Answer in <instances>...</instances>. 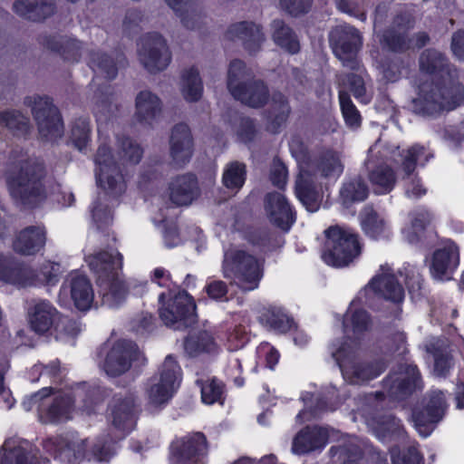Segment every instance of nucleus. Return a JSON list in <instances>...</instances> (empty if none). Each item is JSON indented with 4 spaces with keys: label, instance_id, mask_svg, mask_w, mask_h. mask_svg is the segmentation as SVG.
Segmentation results:
<instances>
[{
    "label": "nucleus",
    "instance_id": "f257e3e1",
    "mask_svg": "<svg viewBox=\"0 0 464 464\" xmlns=\"http://www.w3.org/2000/svg\"><path fill=\"white\" fill-rule=\"evenodd\" d=\"M419 66L433 79L420 85L418 96L411 101L414 113L434 116L452 111L463 102L464 85L459 82L456 67L443 53L434 48L425 49L419 57Z\"/></svg>",
    "mask_w": 464,
    "mask_h": 464
},
{
    "label": "nucleus",
    "instance_id": "f03ea898",
    "mask_svg": "<svg viewBox=\"0 0 464 464\" xmlns=\"http://www.w3.org/2000/svg\"><path fill=\"white\" fill-rule=\"evenodd\" d=\"M44 166L38 160L29 159L21 162L18 172L12 178L11 194L24 208L37 207L46 198L43 184Z\"/></svg>",
    "mask_w": 464,
    "mask_h": 464
},
{
    "label": "nucleus",
    "instance_id": "7ed1b4c3",
    "mask_svg": "<svg viewBox=\"0 0 464 464\" xmlns=\"http://www.w3.org/2000/svg\"><path fill=\"white\" fill-rule=\"evenodd\" d=\"M326 242L323 259L327 265L335 267L349 266L361 254L358 236L339 226H332L325 230Z\"/></svg>",
    "mask_w": 464,
    "mask_h": 464
},
{
    "label": "nucleus",
    "instance_id": "20e7f679",
    "mask_svg": "<svg viewBox=\"0 0 464 464\" xmlns=\"http://www.w3.org/2000/svg\"><path fill=\"white\" fill-rule=\"evenodd\" d=\"M421 388V379L415 365L400 363L382 382V391L371 395L370 400L380 401L384 397L402 401Z\"/></svg>",
    "mask_w": 464,
    "mask_h": 464
},
{
    "label": "nucleus",
    "instance_id": "39448f33",
    "mask_svg": "<svg viewBox=\"0 0 464 464\" xmlns=\"http://www.w3.org/2000/svg\"><path fill=\"white\" fill-rule=\"evenodd\" d=\"M223 274L226 278L234 275L236 284L244 291L257 287L262 273L257 260L244 250L228 249L223 260Z\"/></svg>",
    "mask_w": 464,
    "mask_h": 464
},
{
    "label": "nucleus",
    "instance_id": "423d86ee",
    "mask_svg": "<svg viewBox=\"0 0 464 464\" xmlns=\"http://www.w3.org/2000/svg\"><path fill=\"white\" fill-rule=\"evenodd\" d=\"M344 379L352 384H362L379 376L387 367L383 360L374 362H357L353 348L345 342L333 353Z\"/></svg>",
    "mask_w": 464,
    "mask_h": 464
},
{
    "label": "nucleus",
    "instance_id": "0eeeda50",
    "mask_svg": "<svg viewBox=\"0 0 464 464\" xmlns=\"http://www.w3.org/2000/svg\"><path fill=\"white\" fill-rule=\"evenodd\" d=\"M329 44L335 57L343 67L360 70L358 53L362 44L360 32L353 26L343 24L334 27L329 33Z\"/></svg>",
    "mask_w": 464,
    "mask_h": 464
},
{
    "label": "nucleus",
    "instance_id": "6e6552de",
    "mask_svg": "<svg viewBox=\"0 0 464 464\" xmlns=\"http://www.w3.org/2000/svg\"><path fill=\"white\" fill-rule=\"evenodd\" d=\"M24 103L31 108L42 139L53 141L62 137L63 124L58 109L49 97H26Z\"/></svg>",
    "mask_w": 464,
    "mask_h": 464
},
{
    "label": "nucleus",
    "instance_id": "1a4fd4ad",
    "mask_svg": "<svg viewBox=\"0 0 464 464\" xmlns=\"http://www.w3.org/2000/svg\"><path fill=\"white\" fill-rule=\"evenodd\" d=\"M31 401L40 402L39 417L44 423H54L71 419L74 398L71 393L44 388L31 396Z\"/></svg>",
    "mask_w": 464,
    "mask_h": 464
},
{
    "label": "nucleus",
    "instance_id": "9d476101",
    "mask_svg": "<svg viewBox=\"0 0 464 464\" xmlns=\"http://www.w3.org/2000/svg\"><path fill=\"white\" fill-rule=\"evenodd\" d=\"M138 58L150 73L156 74L169 66L171 53L162 35L158 33H149L140 40Z\"/></svg>",
    "mask_w": 464,
    "mask_h": 464
},
{
    "label": "nucleus",
    "instance_id": "9b49d317",
    "mask_svg": "<svg viewBox=\"0 0 464 464\" xmlns=\"http://www.w3.org/2000/svg\"><path fill=\"white\" fill-rule=\"evenodd\" d=\"M159 312L164 324L174 330H185L193 326L198 321L196 304L186 293H179L169 299Z\"/></svg>",
    "mask_w": 464,
    "mask_h": 464
},
{
    "label": "nucleus",
    "instance_id": "f8f14e48",
    "mask_svg": "<svg viewBox=\"0 0 464 464\" xmlns=\"http://www.w3.org/2000/svg\"><path fill=\"white\" fill-rule=\"evenodd\" d=\"M98 166L96 172L97 183L112 198H118L126 190V184L120 167L112 160L111 150L106 145H101L95 155Z\"/></svg>",
    "mask_w": 464,
    "mask_h": 464
},
{
    "label": "nucleus",
    "instance_id": "ddd939ff",
    "mask_svg": "<svg viewBox=\"0 0 464 464\" xmlns=\"http://www.w3.org/2000/svg\"><path fill=\"white\" fill-rule=\"evenodd\" d=\"M447 409L444 393L433 391L423 400L422 408H415L411 418L419 433L424 437L430 435L442 420Z\"/></svg>",
    "mask_w": 464,
    "mask_h": 464
},
{
    "label": "nucleus",
    "instance_id": "4468645a",
    "mask_svg": "<svg viewBox=\"0 0 464 464\" xmlns=\"http://www.w3.org/2000/svg\"><path fill=\"white\" fill-rule=\"evenodd\" d=\"M208 442L205 435L196 432L172 442L170 446V464H198L207 455Z\"/></svg>",
    "mask_w": 464,
    "mask_h": 464
},
{
    "label": "nucleus",
    "instance_id": "2eb2a0df",
    "mask_svg": "<svg viewBox=\"0 0 464 464\" xmlns=\"http://www.w3.org/2000/svg\"><path fill=\"white\" fill-rule=\"evenodd\" d=\"M140 352L136 345L129 340L117 341L111 348L103 362L104 372L112 377L126 372L131 362L139 360Z\"/></svg>",
    "mask_w": 464,
    "mask_h": 464
},
{
    "label": "nucleus",
    "instance_id": "dca6fc26",
    "mask_svg": "<svg viewBox=\"0 0 464 464\" xmlns=\"http://www.w3.org/2000/svg\"><path fill=\"white\" fill-rule=\"evenodd\" d=\"M194 151V140L186 123H178L171 129L169 136V154L172 164L183 168L189 162Z\"/></svg>",
    "mask_w": 464,
    "mask_h": 464
},
{
    "label": "nucleus",
    "instance_id": "f3484780",
    "mask_svg": "<svg viewBox=\"0 0 464 464\" xmlns=\"http://www.w3.org/2000/svg\"><path fill=\"white\" fill-rule=\"evenodd\" d=\"M226 37L231 41H240L249 54H256L261 50L266 40L263 27L252 21H242L230 24Z\"/></svg>",
    "mask_w": 464,
    "mask_h": 464
},
{
    "label": "nucleus",
    "instance_id": "a211bd4d",
    "mask_svg": "<svg viewBox=\"0 0 464 464\" xmlns=\"http://www.w3.org/2000/svg\"><path fill=\"white\" fill-rule=\"evenodd\" d=\"M264 204L271 223L285 232L288 231L295 216L285 196L279 192L267 193Z\"/></svg>",
    "mask_w": 464,
    "mask_h": 464
},
{
    "label": "nucleus",
    "instance_id": "6ab92c4d",
    "mask_svg": "<svg viewBox=\"0 0 464 464\" xmlns=\"http://www.w3.org/2000/svg\"><path fill=\"white\" fill-rule=\"evenodd\" d=\"M373 150H369V158L364 166L368 171V179L372 185L375 194L382 195L390 193L397 181L395 170L386 163L377 164L373 160Z\"/></svg>",
    "mask_w": 464,
    "mask_h": 464
},
{
    "label": "nucleus",
    "instance_id": "aec40b11",
    "mask_svg": "<svg viewBox=\"0 0 464 464\" xmlns=\"http://www.w3.org/2000/svg\"><path fill=\"white\" fill-rule=\"evenodd\" d=\"M169 199L176 206H188L200 194L197 177L192 173L179 175L169 184Z\"/></svg>",
    "mask_w": 464,
    "mask_h": 464
},
{
    "label": "nucleus",
    "instance_id": "412c9836",
    "mask_svg": "<svg viewBox=\"0 0 464 464\" xmlns=\"http://www.w3.org/2000/svg\"><path fill=\"white\" fill-rule=\"evenodd\" d=\"M334 431L333 429H331ZM330 429L319 426H306L301 430L293 441V451L305 454L323 448L329 438Z\"/></svg>",
    "mask_w": 464,
    "mask_h": 464
},
{
    "label": "nucleus",
    "instance_id": "4be33fe9",
    "mask_svg": "<svg viewBox=\"0 0 464 464\" xmlns=\"http://www.w3.org/2000/svg\"><path fill=\"white\" fill-rule=\"evenodd\" d=\"M90 269L97 275V283L118 275L121 268V255L117 252L101 251L85 258Z\"/></svg>",
    "mask_w": 464,
    "mask_h": 464
},
{
    "label": "nucleus",
    "instance_id": "5701e85b",
    "mask_svg": "<svg viewBox=\"0 0 464 464\" xmlns=\"http://www.w3.org/2000/svg\"><path fill=\"white\" fill-rule=\"evenodd\" d=\"M46 232L44 227L29 226L22 229L13 242L14 250L24 256L38 253L45 245Z\"/></svg>",
    "mask_w": 464,
    "mask_h": 464
},
{
    "label": "nucleus",
    "instance_id": "b1692460",
    "mask_svg": "<svg viewBox=\"0 0 464 464\" xmlns=\"http://www.w3.org/2000/svg\"><path fill=\"white\" fill-rule=\"evenodd\" d=\"M304 169L311 171V177L317 173L324 178H337L343 171V164L340 152L332 150H323L316 158Z\"/></svg>",
    "mask_w": 464,
    "mask_h": 464
},
{
    "label": "nucleus",
    "instance_id": "393cba45",
    "mask_svg": "<svg viewBox=\"0 0 464 464\" xmlns=\"http://www.w3.org/2000/svg\"><path fill=\"white\" fill-rule=\"evenodd\" d=\"M44 449L55 458L68 464H76L82 459L85 453V440L78 442L67 441L63 438H53L44 440Z\"/></svg>",
    "mask_w": 464,
    "mask_h": 464
},
{
    "label": "nucleus",
    "instance_id": "a878e982",
    "mask_svg": "<svg viewBox=\"0 0 464 464\" xmlns=\"http://www.w3.org/2000/svg\"><path fill=\"white\" fill-rule=\"evenodd\" d=\"M58 315V311L51 303L37 301L28 310L30 327L38 334H47L56 323Z\"/></svg>",
    "mask_w": 464,
    "mask_h": 464
},
{
    "label": "nucleus",
    "instance_id": "bb28decb",
    "mask_svg": "<svg viewBox=\"0 0 464 464\" xmlns=\"http://www.w3.org/2000/svg\"><path fill=\"white\" fill-rule=\"evenodd\" d=\"M136 405L133 395L115 398L111 406V425L118 430L129 431L136 423Z\"/></svg>",
    "mask_w": 464,
    "mask_h": 464
},
{
    "label": "nucleus",
    "instance_id": "cd10ccee",
    "mask_svg": "<svg viewBox=\"0 0 464 464\" xmlns=\"http://www.w3.org/2000/svg\"><path fill=\"white\" fill-rule=\"evenodd\" d=\"M90 65L95 73L112 80L117 76L119 69L128 65V61L121 52H115L112 56L102 52L92 51L90 53Z\"/></svg>",
    "mask_w": 464,
    "mask_h": 464
},
{
    "label": "nucleus",
    "instance_id": "c85d7f7f",
    "mask_svg": "<svg viewBox=\"0 0 464 464\" xmlns=\"http://www.w3.org/2000/svg\"><path fill=\"white\" fill-rule=\"evenodd\" d=\"M459 263V248L450 243L433 253L430 272L436 278H450V275L457 268Z\"/></svg>",
    "mask_w": 464,
    "mask_h": 464
},
{
    "label": "nucleus",
    "instance_id": "c756f323",
    "mask_svg": "<svg viewBox=\"0 0 464 464\" xmlns=\"http://www.w3.org/2000/svg\"><path fill=\"white\" fill-rule=\"evenodd\" d=\"M14 11L20 16L34 21H44L54 14L53 0H15Z\"/></svg>",
    "mask_w": 464,
    "mask_h": 464
},
{
    "label": "nucleus",
    "instance_id": "7c9ffc66",
    "mask_svg": "<svg viewBox=\"0 0 464 464\" xmlns=\"http://www.w3.org/2000/svg\"><path fill=\"white\" fill-rule=\"evenodd\" d=\"M291 107L287 97L280 92H274L271 96V104L266 111V130L272 133H277L285 125Z\"/></svg>",
    "mask_w": 464,
    "mask_h": 464
},
{
    "label": "nucleus",
    "instance_id": "2f4dec72",
    "mask_svg": "<svg viewBox=\"0 0 464 464\" xmlns=\"http://www.w3.org/2000/svg\"><path fill=\"white\" fill-rule=\"evenodd\" d=\"M233 97L251 108H261L266 104L269 91L266 83L255 77L238 89Z\"/></svg>",
    "mask_w": 464,
    "mask_h": 464
},
{
    "label": "nucleus",
    "instance_id": "473e14b6",
    "mask_svg": "<svg viewBox=\"0 0 464 464\" xmlns=\"http://www.w3.org/2000/svg\"><path fill=\"white\" fill-rule=\"evenodd\" d=\"M135 117L143 125H151L161 113V101L150 91H141L137 94Z\"/></svg>",
    "mask_w": 464,
    "mask_h": 464
},
{
    "label": "nucleus",
    "instance_id": "72a5a7b5",
    "mask_svg": "<svg viewBox=\"0 0 464 464\" xmlns=\"http://www.w3.org/2000/svg\"><path fill=\"white\" fill-rule=\"evenodd\" d=\"M33 277L32 270L14 258L0 256V280L25 286Z\"/></svg>",
    "mask_w": 464,
    "mask_h": 464
},
{
    "label": "nucleus",
    "instance_id": "f704fd0d",
    "mask_svg": "<svg viewBox=\"0 0 464 464\" xmlns=\"http://www.w3.org/2000/svg\"><path fill=\"white\" fill-rule=\"evenodd\" d=\"M386 300L399 303L403 297V289L393 275L375 276L366 286Z\"/></svg>",
    "mask_w": 464,
    "mask_h": 464
},
{
    "label": "nucleus",
    "instance_id": "c9c22d12",
    "mask_svg": "<svg viewBox=\"0 0 464 464\" xmlns=\"http://www.w3.org/2000/svg\"><path fill=\"white\" fill-rule=\"evenodd\" d=\"M98 285L102 304L109 307L120 305L128 295V287L119 274L99 282Z\"/></svg>",
    "mask_w": 464,
    "mask_h": 464
},
{
    "label": "nucleus",
    "instance_id": "e433bc0d",
    "mask_svg": "<svg viewBox=\"0 0 464 464\" xmlns=\"http://www.w3.org/2000/svg\"><path fill=\"white\" fill-rule=\"evenodd\" d=\"M295 192L308 211L314 212L318 210L321 201L309 169H301L299 178L296 180Z\"/></svg>",
    "mask_w": 464,
    "mask_h": 464
},
{
    "label": "nucleus",
    "instance_id": "4c0bfd02",
    "mask_svg": "<svg viewBox=\"0 0 464 464\" xmlns=\"http://www.w3.org/2000/svg\"><path fill=\"white\" fill-rule=\"evenodd\" d=\"M72 299L74 305L81 311L90 309L93 301V290L90 280L81 275H75L68 281Z\"/></svg>",
    "mask_w": 464,
    "mask_h": 464
},
{
    "label": "nucleus",
    "instance_id": "58836bf2",
    "mask_svg": "<svg viewBox=\"0 0 464 464\" xmlns=\"http://www.w3.org/2000/svg\"><path fill=\"white\" fill-rule=\"evenodd\" d=\"M0 464H49L47 459H38L22 446L11 447L8 441L0 449Z\"/></svg>",
    "mask_w": 464,
    "mask_h": 464
},
{
    "label": "nucleus",
    "instance_id": "ea45409f",
    "mask_svg": "<svg viewBox=\"0 0 464 464\" xmlns=\"http://www.w3.org/2000/svg\"><path fill=\"white\" fill-rule=\"evenodd\" d=\"M254 78L253 72L246 63L240 59H234L229 63L227 74V86L233 96L238 89Z\"/></svg>",
    "mask_w": 464,
    "mask_h": 464
},
{
    "label": "nucleus",
    "instance_id": "a19ab883",
    "mask_svg": "<svg viewBox=\"0 0 464 464\" xmlns=\"http://www.w3.org/2000/svg\"><path fill=\"white\" fill-rule=\"evenodd\" d=\"M271 25L275 43L290 53H297L300 44L294 31L280 19L274 20Z\"/></svg>",
    "mask_w": 464,
    "mask_h": 464
},
{
    "label": "nucleus",
    "instance_id": "79ce46f5",
    "mask_svg": "<svg viewBox=\"0 0 464 464\" xmlns=\"http://www.w3.org/2000/svg\"><path fill=\"white\" fill-rule=\"evenodd\" d=\"M368 194V186L361 177L343 183L340 189V198L345 208H350L355 202L363 201Z\"/></svg>",
    "mask_w": 464,
    "mask_h": 464
},
{
    "label": "nucleus",
    "instance_id": "37998d69",
    "mask_svg": "<svg viewBox=\"0 0 464 464\" xmlns=\"http://www.w3.org/2000/svg\"><path fill=\"white\" fill-rule=\"evenodd\" d=\"M214 340L207 331L191 333L184 340V350L189 357H197L203 353H210L214 350Z\"/></svg>",
    "mask_w": 464,
    "mask_h": 464
},
{
    "label": "nucleus",
    "instance_id": "c03bdc74",
    "mask_svg": "<svg viewBox=\"0 0 464 464\" xmlns=\"http://www.w3.org/2000/svg\"><path fill=\"white\" fill-rule=\"evenodd\" d=\"M203 92V84L199 72L195 68L185 70L181 75V93L190 102H198Z\"/></svg>",
    "mask_w": 464,
    "mask_h": 464
},
{
    "label": "nucleus",
    "instance_id": "a18cd8bd",
    "mask_svg": "<svg viewBox=\"0 0 464 464\" xmlns=\"http://www.w3.org/2000/svg\"><path fill=\"white\" fill-rule=\"evenodd\" d=\"M330 455L343 461V464H359L358 460L362 457V450L354 439H349L330 449Z\"/></svg>",
    "mask_w": 464,
    "mask_h": 464
},
{
    "label": "nucleus",
    "instance_id": "49530a36",
    "mask_svg": "<svg viewBox=\"0 0 464 464\" xmlns=\"http://www.w3.org/2000/svg\"><path fill=\"white\" fill-rule=\"evenodd\" d=\"M382 42L393 53H403L412 48V39L406 32L387 28L382 34Z\"/></svg>",
    "mask_w": 464,
    "mask_h": 464
},
{
    "label": "nucleus",
    "instance_id": "de8ad7c7",
    "mask_svg": "<svg viewBox=\"0 0 464 464\" xmlns=\"http://www.w3.org/2000/svg\"><path fill=\"white\" fill-rule=\"evenodd\" d=\"M355 72L342 73L339 75V81L344 84L356 99L362 102L367 103L369 97L366 94V88L362 77L363 69L360 64V70Z\"/></svg>",
    "mask_w": 464,
    "mask_h": 464
},
{
    "label": "nucleus",
    "instance_id": "09e8293b",
    "mask_svg": "<svg viewBox=\"0 0 464 464\" xmlns=\"http://www.w3.org/2000/svg\"><path fill=\"white\" fill-rule=\"evenodd\" d=\"M361 223L366 235L378 237L384 229V220L372 206H366L361 212Z\"/></svg>",
    "mask_w": 464,
    "mask_h": 464
},
{
    "label": "nucleus",
    "instance_id": "8fccbe9b",
    "mask_svg": "<svg viewBox=\"0 0 464 464\" xmlns=\"http://www.w3.org/2000/svg\"><path fill=\"white\" fill-rule=\"evenodd\" d=\"M184 27L189 30L200 28L205 24L206 15L198 0L176 14Z\"/></svg>",
    "mask_w": 464,
    "mask_h": 464
},
{
    "label": "nucleus",
    "instance_id": "3c124183",
    "mask_svg": "<svg viewBox=\"0 0 464 464\" xmlns=\"http://www.w3.org/2000/svg\"><path fill=\"white\" fill-rule=\"evenodd\" d=\"M0 122L15 135H24L29 130V119L18 111L1 112Z\"/></svg>",
    "mask_w": 464,
    "mask_h": 464
},
{
    "label": "nucleus",
    "instance_id": "603ef678",
    "mask_svg": "<svg viewBox=\"0 0 464 464\" xmlns=\"http://www.w3.org/2000/svg\"><path fill=\"white\" fill-rule=\"evenodd\" d=\"M246 166L238 161L228 164L223 173L222 181L228 189L238 190L245 183Z\"/></svg>",
    "mask_w": 464,
    "mask_h": 464
},
{
    "label": "nucleus",
    "instance_id": "864d4df0",
    "mask_svg": "<svg viewBox=\"0 0 464 464\" xmlns=\"http://www.w3.org/2000/svg\"><path fill=\"white\" fill-rule=\"evenodd\" d=\"M373 430L381 440L396 436L399 437L403 433L400 420L392 415H382L379 417Z\"/></svg>",
    "mask_w": 464,
    "mask_h": 464
},
{
    "label": "nucleus",
    "instance_id": "5fc2aeb1",
    "mask_svg": "<svg viewBox=\"0 0 464 464\" xmlns=\"http://www.w3.org/2000/svg\"><path fill=\"white\" fill-rule=\"evenodd\" d=\"M118 142V156L122 164H137L140 162L143 151L139 144L128 137L119 138Z\"/></svg>",
    "mask_w": 464,
    "mask_h": 464
},
{
    "label": "nucleus",
    "instance_id": "6e6d98bb",
    "mask_svg": "<svg viewBox=\"0 0 464 464\" xmlns=\"http://www.w3.org/2000/svg\"><path fill=\"white\" fill-rule=\"evenodd\" d=\"M160 374V382L175 392L180 382V368L171 355L166 357Z\"/></svg>",
    "mask_w": 464,
    "mask_h": 464
},
{
    "label": "nucleus",
    "instance_id": "4d7b16f0",
    "mask_svg": "<svg viewBox=\"0 0 464 464\" xmlns=\"http://www.w3.org/2000/svg\"><path fill=\"white\" fill-rule=\"evenodd\" d=\"M339 100L342 113L346 125L353 129L360 127L362 117L359 111L353 103L349 92L345 90L340 91Z\"/></svg>",
    "mask_w": 464,
    "mask_h": 464
},
{
    "label": "nucleus",
    "instance_id": "13d9d810",
    "mask_svg": "<svg viewBox=\"0 0 464 464\" xmlns=\"http://www.w3.org/2000/svg\"><path fill=\"white\" fill-rule=\"evenodd\" d=\"M89 122L84 119H77L72 125L70 140L79 150H82L89 141Z\"/></svg>",
    "mask_w": 464,
    "mask_h": 464
},
{
    "label": "nucleus",
    "instance_id": "bf43d9fd",
    "mask_svg": "<svg viewBox=\"0 0 464 464\" xmlns=\"http://www.w3.org/2000/svg\"><path fill=\"white\" fill-rule=\"evenodd\" d=\"M56 338H75L81 332V324L73 318L65 315H58L54 324Z\"/></svg>",
    "mask_w": 464,
    "mask_h": 464
},
{
    "label": "nucleus",
    "instance_id": "052dcab7",
    "mask_svg": "<svg viewBox=\"0 0 464 464\" xmlns=\"http://www.w3.org/2000/svg\"><path fill=\"white\" fill-rule=\"evenodd\" d=\"M423 154L424 147L420 145H414L406 151V154L403 155L402 162L401 165V170L403 172V179H410L411 177L416 169L419 158Z\"/></svg>",
    "mask_w": 464,
    "mask_h": 464
},
{
    "label": "nucleus",
    "instance_id": "680f3d73",
    "mask_svg": "<svg viewBox=\"0 0 464 464\" xmlns=\"http://www.w3.org/2000/svg\"><path fill=\"white\" fill-rule=\"evenodd\" d=\"M261 320L265 322L266 325L280 333H285L290 330L293 324L292 319L288 318L285 314H278L275 311H268L263 314Z\"/></svg>",
    "mask_w": 464,
    "mask_h": 464
},
{
    "label": "nucleus",
    "instance_id": "e2e57ef3",
    "mask_svg": "<svg viewBox=\"0 0 464 464\" xmlns=\"http://www.w3.org/2000/svg\"><path fill=\"white\" fill-rule=\"evenodd\" d=\"M391 456L392 464H423L422 456L415 447H409L402 451L392 448Z\"/></svg>",
    "mask_w": 464,
    "mask_h": 464
},
{
    "label": "nucleus",
    "instance_id": "0e129e2a",
    "mask_svg": "<svg viewBox=\"0 0 464 464\" xmlns=\"http://www.w3.org/2000/svg\"><path fill=\"white\" fill-rule=\"evenodd\" d=\"M200 385L203 402L212 404L221 401L224 386L217 379L214 378L206 383L200 382Z\"/></svg>",
    "mask_w": 464,
    "mask_h": 464
},
{
    "label": "nucleus",
    "instance_id": "69168bd1",
    "mask_svg": "<svg viewBox=\"0 0 464 464\" xmlns=\"http://www.w3.org/2000/svg\"><path fill=\"white\" fill-rule=\"evenodd\" d=\"M431 217L428 211H421L414 214L411 220L412 231L408 234L410 243H417L420 240L419 234L423 232L426 226L430 222Z\"/></svg>",
    "mask_w": 464,
    "mask_h": 464
},
{
    "label": "nucleus",
    "instance_id": "338daca9",
    "mask_svg": "<svg viewBox=\"0 0 464 464\" xmlns=\"http://www.w3.org/2000/svg\"><path fill=\"white\" fill-rule=\"evenodd\" d=\"M433 357L434 373L440 377L445 376L452 365L451 354L445 349L434 348Z\"/></svg>",
    "mask_w": 464,
    "mask_h": 464
},
{
    "label": "nucleus",
    "instance_id": "774afa93",
    "mask_svg": "<svg viewBox=\"0 0 464 464\" xmlns=\"http://www.w3.org/2000/svg\"><path fill=\"white\" fill-rule=\"evenodd\" d=\"M258 132L256 121L249 117H242L240 118L237 134L238 139L244 142H251L255 140L256 134Z\"/></svg>",
    "mask_w": 464,
    "mask_h": 464
}]
</instances>
